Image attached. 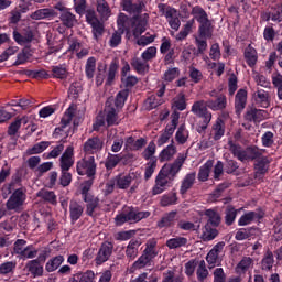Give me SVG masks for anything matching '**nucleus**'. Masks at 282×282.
Wrapping results in <instances>:
<instances>
[{
	"mask_svg": "<svg viewBox=\"0 0 282 282\" xmlns=\"http://www.w3.org/2000/svg\"><path fill=\"white\" fill-rule=\"evenodd\" d=\"M61 171H69L74 166V147L66 148L59 159Z\"/></svg>",
	"mask_w": 282,
	"mask_h": 282,
	"instance_id": "4468645a",
	"label": "nucleus"
},
{
	"mask_svg": "<svg viewBox=\"0 0 282 282\" xmlns=\"http://www.w3.org/2000/svg\"><path fill=\"white\" fill-rule=\"evenodd\" d=\"M173 109H177L178 111H184L186 109V96L183 93H180L172 100Z\"/></svg>",
	"mask_w": 282,
	"mask_h": 282,
	"instance_id": "c03bdc74",
	"label": "nucleus"
},
{
	"mask_svg": "<svg viewBox=\"0 0 282 282\" xmlns=\"http://www.w3.org/2000/svg\"><path fill=\"white\" fill-rule=\"evenodd\" d=\"M117 25H118V31L121 34H124V32L129 31V17L124 13H120L118 19H117Z\"/></svg>",
	"mask_w": 282,
	"mask_h": 282,
	"instance_id": "8fccbe9b",
	"label": "nucleus"
},
{
	"mask_svg": "<svg viewBox=\"0 0 282 282\" xmlns=\"http://www.w3.org/2000/svg\"><path fill=\"white\" fill-rule=\"evenodd\" d=\"M26 267L33 276H43V267L39 260L29 261Z\"/></svg>",
	"mask_w": 282,
	"mask_h": 282,
	"instance_id": "a19ab883",
	"label": "nucleus"
},
{
	"mask_svg": "<svg viewBox=\"0 0 282 282\" xmlns=\"http://www.w3.org/2000/svg\"><path fill=\"white\" fill-rule=\"evenodd\" d=\"M78 175H87L94 177L96 175V159L94 156L84 158L77 162Z\"/></svg>",
	"mask_w": 282,
	"mask_h": 282,
	"instance_id": "6e6552de",
	"label": "nucleus"
},
{
	"mask_svg": "<svg viewBox=\"0 0 282 282\" xmlns=\"http://www.w3.org/2000/svg\"><path fill=\"white\" fill-rule=\"evenodd\" d=\"M85 210V207L83 204L76 202V200H70L69 203V215H70V220L73 224H76L77 220L83 217V213Z\"/></svg>",
	"mask_w": 282,
	"mask_h": 282,
	"instance_id": "aec40b11",
	"label": "nucleus"
},
{
	"mask_svg": "<svg viewBox=\"0 0 282 282\" xmlns=\"http://www.w3.org/2000/svg\"><path fill=\"white\" fill-rule=\"evenodd\" d=\"M224 248H226V242L220 241L216 243L212 250L206 256V261L212 268H215V264L219 261L221 254H224Z\"/></svg>",
	"mask_w": 282,
	"mask_h": 282,
	"instance_id": "f8f14e48",
	"label": "nucleus"
},
{
	"mask_svg": "<svg viewBox=\"0 0 282 282\" xmlns=\"http://www.w3.org/2000/svg\"><path fill=\"white\" fill-rule=\"evenodd\" d=\"M76 115V108L70 106L64 113L61 120V127L55 129V133H61L63 129H66L68 124L72 123L74 116Z\"/></svg>",
	"mask_w": 282,
	"mask_h": 282,
	"instance_id": "4be33fe9",
	"label": "nucleus"
},
{
	"mask_svg": "<svg viewBox=\"0 0 282 282\" xmlns=\"http://www.w3.org/2000/svg\"><path fill=\"white\" fill-rule=\"evenodd\" d=\"M52 73L54 78H59L61 80L67 78V68L63 65L53 66Z\"/></svg>",
	"mask_w": 282,
	"mask_h": 282,
	"instance_id": "e2e57ef3",
	"label": "nucleus"
},
{
	"mask_svg": "<svg viewBox=\"0 0 282 282\" xmlns=\"http://www.w3.org/2000/svg\"><path fill=\"white\" fill-rule=\"evenodd\" d=\"M188 243V239L182 236H176L166 241V246L170 250H176V248H184Z\"/></svg>",
	"mask_w": 282,
	"mask_h": 282,
	"instance_id": "473e14b6",
	"label": "nucleus"
},
{
	"mask_svg": "<svg viewBox=\"0 0 282 282\" xmlns=\"http://www.w3.org/2000/svg\"><path fill=\"white\" fill-rule=\"evenodd\" d=\"M85 72L87 78H94V74H96V57H89L87 59Z\"/></svg>",
	"mask_w": 282,
	"mask_h": 282,
	"instance_id": "bf43d9fd",
	"label": "nucleus"
},
{
	"mask_svg": "<svg viewBox=\"0 0 282 282\" xmlns=\"http://www.w3.org/2000/svg\"><path fill=\"white\" fill-rule=\"evenodd\" d=\"M132 67H134L138 74H147L149 72V64L145 61L142 62L140 58L132 61Z\"/></svg>",
	"mask_w": 282,
	"mask_h": 282,
	"instance_id": "13d9d810",
	"label": "nucleus"
},
{
	"mask_svg": "<svg viewBox=\"0 0 282 282\" xmlns=\"http://www.w3.org/2000/svg\"><path fill=\"white\" fill-rule=\"evenodd\" d=\"M153 263V260L149 259L144 253H142L132 264L131 269L142 270V268H148Z\"/></svg>",
	"mask_w": 282,
	"mask_h": 282,
	"instance_id": "58836bf2",
	"label": "nucleus"
},
{
	"mask_svg": "<svg viewBox=\"0 0 282 282\" xmlns=\"http://www.w3.org/2000/svg\"><path fill=\"white\" fill-rule=\"evenodd\" d=\"M127 98H129V90L124 89L117 94L115 99V106L117 109H122L124 107V102H127Z\"/></svg>",
	"mask_w": 282,
	"mask_h": 282,
	"instance_id": "6e6d98bb",
	"label": "nucleus"
},
{
	"mask_svg": "<svg viewBox=\"0 0 282 282\" xmlns=\"http://www.w3.org/2000/svg\"><path fill=\"white\" fill-rule=\"evenodd\" d=\"M192 17L202 24L199 28L200 35L206 36L205 25H208V14L206 11L202 7L196 6L192 8Z\"/></svg>",
	"mask_w": 282,
	"mask_h": 282,
	"instance_id": "9b49d317",
	"label": "nucleus"
},
{
	"mask_svg": "<svg viewBox=\"0 0 282 282\" xmlns=\"http://www.w3.org/2000/svg\"><path fill=\"white\" fill-rule=\"evenodd\" d=\"M204 215L212 226H218L221 223V216H219V213L216 212V209H206Z\"/></svg>",
	"mask_w": 282,
	"mask_h": 282,
	"instance_id": "4c0bfd02",
	"label": "nucleus"
},
{
	"mask_svg": "<svg viewBox=\"0 0 282 282\" xmlns=\"http://www.w3.org/2000/svg\"><path fill=\"white\" fill-rule=\"evenodd\" d=\"M151 217V212L140 210L135 207H126L121 213L115 217L116 226H122L123 224H138L142 219Z\"/></svg>",
	"mask_w": 282,
	"mask_h": 282,
	"instance_id": "f03ea898",
	"label": "nucleus"
},
{
	"mask_svg": "<svg viewBox=\"0 0 282 282\" xmlns=\"http://www.w3.org/2000/svg\"><path fill=\"white\" fill-rule=\"evenodd\" d=\"M217 235H219V231H217V229L210 227V225H206L203 228L200 239L203 241H213V239L217 238Z\"/></svg>",
	"mask_w": 282,
	"mask_h": 282,
	"instance_id": "72a5a7b5",
	"label": "nucleus"
},
{
	"mask_svg": "<svg viewBox=\"0 0 282 282\" xmlns=\"http://www.w3.org/2000/svg\"><path fill=\"white\" fill-rule=\"evenodd\" d=\"M64 261H65V258L63 256H56L50 259L45 265L46 272H56V270H58V268L63 265Z\"/></svg>",
	"mask_w": 282,
	"mask_h": 282,
	"instance_id": "c756f323",
	"label": "nucleus"
},
{
	"mask_svg": "<svg viewBox=\"0 0 282 282\" xmlns=\"http://www.w3.org/2000/svg\"><path fill=\"white\" fill-rule=\"evenodd\" d=\"M228 145H229V151H231V153L235 155V158L240 160V162L249 161L248 149L243 150V149H241V147L235 144L232 141H228Z\"/></svg>",
	"mask_w": 282,
	"mask_h": 282,
	"instance_id": "b1692460",
	"label": "nucleus"
},
{
	"mask_svg": "<svg viewBox=\"0 0 282 282\" xmlns=\"http://www.w3.org/2000/svg\"><path fill=\"white\" fill-rule=\"evenodd\" d=\"M273 265H274V254L272 253V251H267L261 261V268L262 270L270 271L272 270Z\"/></svg>",
	"mask_w": 282,
	"mask_h": 282,
	"instance_id": "de8ad7c7",
	"label": "nucleus"
},
{
	"mask_svg": "<svg viewBox=\"0 0 282 282\" xmlns=\"http://www.w3.org/2000/svg\"><path fill=\"white\" fill-rule=\"evenodd\" d=\"M252 258L245 257L241 259V261L237 265V272H248L250 268H252Z\"/></svg>",
	"mask_w": 282,
	"mask_h": 282,
	"instance_id": "052dcab7",
	"label": "nucleus"
},
{
	"mask_svg": "<svg viewBox=\"0 0 282 282\" xmlns=\"http://www.w3.org/2000/svg\"><path fill=\"white\" fill-rule=\"evenodd\" d=\"M184 162H186V155L180 154L173 163L165 164L160 170L159 173L173 182V180H175V176L177 175V173H180V171H182V166H184Z\"/></svg>",
	"mask_w": 282,
	"mask_h": 282,
	"instance_id": "20e7f679",
	"label": "nucleus"
},
{
	"mask_svg": "<svg viewBox=\"0 0 282 282\" xmlns=\"http://www.w3.org/2000/svg\"><path fill=\"white\" fill-rule=\"evenodd\" d=\"M115 183L117 188H120V191H127V188L131 186V193H134L135 188L140 186V181L138 180V176L133 173L117 175L115 177Z\"/></svg>",
	"mask_w": 282,
	"mask_h": 282,
	"instance_id": "423d86ee",
	"label": "nucleus"
},
{
	"mask_svg": "<svg viewBox=\"0 0 282 282\" xmlns=\"http://www.w3.org/2000/svg\"><path fill=\"white\" fill-rule=\"evenodd\" d=\"M268 173V160L262 159L256 163V176L265 175Z\"/></svg>",
	"mask_w": 282,
	"mask_h": 282,
	"instance_id": "774afa93",
	"label": "nucleus"
},
{
	"mask_svg": "<svg viewBox=\"0 0 282 282\" xmlns=\"http://www.w3.org/2000/svg\"><path fill=\"white\" fill-rule=\"evenodd\" d=\"M206 105L212 111H223L227 107L228 100L226 99V95H219L216 97V100L208 99Z\"/></svg>",
	"mask_w": 282,
	"mask_h": 282,
	"instance_id": "6ab92c4d",
	"label": "nucleus"
},
{
	"mask_svg": "<svg viewBox=\"0 0 282 282\" xmlns=\"http://www.w3.org/2000/svg\"><path fill=\"white\" fill-rule=\"evenodd\" d=\"M245 58L247 65L249 67H254L257 65L258 56H257V50L254 47H251L250 45L245 50Z\"/></svg>",
	"mask_w": 282,
	"mask_h": 282,
	"instance_id": "f704fd0d",
	"label": "nucleus"
},
{
	"mask_svg": "<svg viewBox=\"0 0 282 282\" xmlns=\"http://www.w3.org/2000/svg\"><path fill=\"white\" fill-rule=\"evenodd\" d=\"M171 180L159 172L155 184L152 187V195H162L166 188H171Z\"/></svg>",
	"mask_w": 282,
	"mask_h": 282,
	"instance_id": "ddd939ff",
	"label": "nucleus"
},
{
	"mask_svg": "<svg viewBox=\"0 0 282 282\" xmlns=\"http://www.w3.org/2000/svg\"><path fill=\"white\" fill-rule=\"evenodd\" d=\"M104 144L105 143L100 138L93 137L84 143V151L88 154L98 153V151H102Z\"/></svg>",
	"mask_w": 282,
	"mask_h": 282,
	"instance_id": "2eb2a0df",
	"label": "nucleus"
},
{
	"mask_svg": "<svg viewBox=\"0 0 282 282\" xmlns=\"http://www.w3.org/2000/svg\"><path fill=\"white\" fill-rule=\"evenodd\" d=\"M155 169H158V159H151L145 164V172H144L145 180H151V177L153 176V173H155Z\"/></svg>",
	"mask_w": 282,
	"mask_h": 282,
	"instance_id": "5fc2aeb1",
	"label": "nucleus"
},
{
	"mask_svg": "<svg viewBox=\"0 0 282 282\" xmlns=\"http://www.w3.org/2000/svg\"><path fill=\"white\" fill-rule=\"evenodd\" d=\"M53 15H54V10L40 9L31 14V19H33L34 21H41V19H47V17H53Z\"/></svg>",
	"mask_w": 282,
	"mask_h": 282,
	"instance_id": "603ef678",
	"label": "nucleus"
},
{
	"mask_svg": "<svg viewBox=\"0 0 282 282\" xmlns=\"http://www.w3.org/2000/svg\"><path fill=\"white\" fill-rule=\"evenodd\" d=\"M193 25H195V19H192L185 23L183 26V30H181L176 35L175 39L177 41H184L188 34H191V31L193 30Z\"/></svg>",
	"mask_w": 282,
	"mask_h": 282,
	"instance_id": "79ce46f5",
	"label": "nucleus"
},
{
	"mask_svg": "<svg viewBox=\"0 0 282 282\" xmlns=\"http://www.w3.org/2000/svg\"><path fill=\"white\" fill-rule=\"evenodd\" d=\"M176 217L177 212H170L165 214L158 223L159 228H170V226H173V224H175Z\"/></svg>",
	"mask_w": 282,
	"mask_h": 282,
	"instance_id": "7c9ffc66",
	"label": "nucleus"
},
{
	"mask_svg": "<svg viewBox=\"0 0 282 282\" xmlns=\"http://www.w3.org/2000/svg\"><path fill=\"white\" fill-rule=\"evenodd\" d=\"M59 19L66 28H74L76 25V15L70 10L61 13Z\"/></svg>",
	"mask_w": 282,
	"mask_h": 282,
	"instance_id": "e433bc0d",
	"label": "nucleus"
},
{
	"mask_svg": "<svg viewBox=\"0 0 282 282\" xmlns=\"http://www.w3.org/2000/svg\"><path fill=\"white\" fill-rule=\"evenodd\" d=\"M161 206L166 207V206H173L177 204V194L174 192H170L161 197L160 200Z\"/></svg>",
	"mask_w": 282,
	"mask_h": 282,
	"instance_id": "a18cd8bd",
	"label": "nucleus"
},
{
	"mask_svg": "<svg viewBox=\"0 0 282 282\" xmlns=\"http://www.w3.org/2000/svg\"><path fill=\"white\" fill-rule=\"evenodd\" d=\"M97 12L100 14L101 19H109L111 17V9H109V4L105 0H99L97 2Z\"/></svg>",
	"mask_w": 282,
	"mask_h": 282,
	"instance_id": "ea45409f",
	"label": "nucleus"
},
{
	"mask_svg": "<svg viewBox=\"0 0 282 282\" xmlns=\"http://www.w3.org/2000/svg\"><path fill=\"white\" fill-rule=\"evenodd\" d=\"M256 100L263 107H268V105H270V94L263 89L257 90Z\"/></svg>",
	"mask_w": 282,
	"mask_h": 282,
	"instance_id": "4d7b16f0",
	"label": "nucleus"
},
{
	"mask_svg": "<svg viewBox=\"0 0 282 282\" xmlns=\"http://www.w3.org/2000/svg\"><path fill=\"white\" fill-rule=\"evenodd\" d=\"M225 133H226V123H224V120L221 118H218L212 128L210 135L213 137L214 140L217 141V140H221Z\"/></svg>",
	"mask_w": 282,
	"mask_h": 282,
	"instance_id": "5701e85b",
	"label": "nucleus"
},
{
	"mask_svg": "<svg viewBox=\"0 0 282 282\" xmlns=\"http://www.w3.org/2000/svg\"><path fill=\"white\" fill-rule=\"evenodd\" d=\"M197 174L195 172L188 173L182 181L180 193L181 195H186L189 188H193V184H195V178Z\"/></svg>",
	"mask_w": 282,
	"mask_h": 282,
	"instance_id": "bb28decb",
	"label": "nucleus"
},
{
	"mask_svg": "<svg viewBox=\"0 0 282 282\" xmlns=\"http://www.w3.org/2000/svg\"><path fill=\"white\" fill-rule=\"evenodd\" d=\"M171 124H167L165 130L159 135L156 140L158 147H164L166 142L173 138V133H175V129H177V124H180V112L174 111L171 116Z\"/></svg>",
	"mask_w": 282,
	"mask_h": 282,
	"instance_id": "0eeeda50",
	"label": "nucleus"
},
{
	"mask_svg": "<svg viewBox=\"0 0 282 282\" xmlns=\"http://www.w3.org/2000/svg\"><path fill=\"white\" fill-rule=\"evenodd\" d=\"M158 8L161 15L165 17L170 28L177 32V30H180V26L182 25V22L180 21V13H177V10L164 3H160Z\"/></svg>",
	"mask_w": 282,
	"mask_h": 282,
	"instance_id": "7ed1b4c3",
	"label": "nucleus"
},
{
	"mask_svg": "<svg viewBox=\"0 0 282 282\" xmlns=\"http://www.w3.org/2000/svg\"><path fill=\"white\" fill-rule=\"evenodd\" d=\"M210 169H213V161H207L203 166H200L198 172V180L200 182H206L210 175Z\"/></svg>",
	"mask_w": 282,
	"mask_h": 282,
	"instance_id": "09e8293b",
	"label": "nucleus"
},
{
	"mask_svg": "<svg viewBox=\"0 0 282 282\" xmlns=\"http://www.w3.org/2000/svg\"><path fill=\"white\" fill-rule=\"evenodd\" d=\"M164 98L158 97V95H152L145 100V109H155L156 107H160V105H163Z\"/></svg>",
	"mask_w": 282,
	"mask_h": 282,
	"instance_id": "49530a36",
	"label": "nucleus"
},
{
	"mask_svg": "<svg viewBox=\"0 0 282 282\" xmlns=\"http://www.w3.org/2000/svg\"><path fill=\"white\" fill-rule=\"evenodd\" d=\"M188 130L186 129V124H181L175 133V140L178 144H186L188 142Z\"/></svg>",
	"mask_w": 282,
	"mask_h": 282,
	"instance_id": "c9c22d12",
	"label": "nucleus"
},
{
	"mask_svg": "<svg viewBox=\"0 0 282 282\" xmlns=\"http://www.w3.org/2000/svg\"><path fill=\"white\" fill-rule=\"evenodd\" d=\"M155 142L151 141L145 150L142 152V156L144 158V160H155V158H153V155H155Z\"/></svg>",
	"mask_w": 282,
	"mask_h": 282,
	"instance_id": "338daca9",
	"label": "nucleus"
},
{
	"mask_svg": "<svg viewBox=\"0 0 282 282\" xmlns=\"http://www.w3.org/2000/svg\"><path fill=\"white\" fill-rule=\"evenodd\" d=\"M248 102V90L239 89L235 97V109L237 113H241L246 109Z\"/></svg>",
	"mask_w": 282,
	"mask_h": 282,
	"instance_id": "a211bd4d",
	"label": "nucleus"
},
{
	"mask_svg": "<svg viewBox=\"0 0 282 282\" xmlns=\"http://www.w3.org/2000/svg\"><path fill=\"white\" fill-rule=\"evenodd\" d=\"M268 111L265 110L251 108L247 110L245 119L248 122H263V120H268Z\"/></svg>",
	"mask_w": 282,
	"mask_h": 282,
	"instance_id": "dca6fc26",
	"label": "nucleus"
},
{
	"mask_svg": "<svg viewBox=\"0 0 282 282\" xmlns=\"http://www.w3.org/2000/svg\"><path fill=\"white\" fill-rule=\"evenodd\" d=\"M13 39L18 45H28V43H32V39H34V34L32 31H28L26 34H21L19 31H13Z\"/></svg>",
	"mask_w": 282,
	"mask_h": 282,
	"instance_id": "c85d7f7f",
	"label": "nucleus"
},
{
	"mask_svg": "<svg viewBox=\"0 0 282 282\" xmlns=\"http://www.w3.org/2000/svg\"><path fill=\"white\" fill-rule=\"evenodd\" d=\"M39 254V250L33 246H26V248L20 254V259H34Z\"/></svg>",
	"mask_w": 282,
	"mask_h": 282,
	"instance_id": "69168bd1",
	"label": "nucleus"
},
{
	"mask_svg": "<svg viewBox=\"0 0 282 282\" xmlns=\"http://www.w3.org/2000/svg\"><path fill=\"white\" fill-rule=\"evenodd\" d=\"M254 219H259V214L256 212H249L245 215H242L238 221L239 226H248L250 225Z\"/></svg>",
	"mask_w": 282,
	"mask_h": 282,
	"instance_id": "864d4df0",
	"label": "nucleus"
},
{
	"mask_svg": "<svg viewBox=\"0 0 282 282\" xmlns=\"http://www.w3.org/2000/svg\"><path fill=\"white\" fill-rule=\"evenodd\" d=\"M274 21L281 23L282 21V3H278L275 7V12L269 13L267 17V21Z\"/></svg>",
	"mask_w": 282,
	"mask_h": 282,
	"instance_id": "0e129e2a",
	"label": "nucleus"
},
{
	"mask_svg": "<svg viewBox=\"0 0 282 282\" xmlns=\"http://www.w3.org/2000/svg\"><path fill=\"white\" fill-rule=\"evenodd\" d=\"M191 111L199 118L200 116H204L206 111H208V105H206V101L204 100L195 101Z\"/></svg>",
	"mask_w": 282,
	"mask_h": 282,
	"instance_id": "37998d69",
	"label": "nucleus"
},
{
	"mask_svg": "<svg viewBox=\"0 0 282 282\" xmlns=\"http://www.w3.org/2000/svg\"><path fill=\"white\" fill-rule=\"evenodd\" d=\"M140 246H142V242L140 240H130L126 248L127 259L133 261L138 257V254H140Z\"/></svg>",
	"mask_w": 282,
	"mask_h": 282,
	"instance_id": "412c9836",
	"label": "nucleus"
},
{
	"mask_svg": "<svg viewBox=\"0 0 282 282\" xmlns=\"http://www.w3.org/2000/svg\"><path fill=\"white\" fill-rule=\"evenodd\" d=\"M143 253L145 257H148L151 261L158 257L159 251H158V240L155 239H150L145 243V249L143 250Z\"/></svg>",
	"mask_w": 282,
	"mask_h": 282,
	"instance_id": "cd10ccee",
	"label": "nucleus"
},
{
	"mask_svg": "<svg viewBox=\"0 0 282 282\" xmlns=\"http://www.w3.org/2000/svg\"><path fill=\"white\" fill-rule=\"evenodd\" d=\"M178 76H180V68L170 67L164 72L162 78L165 83H173V80H175V78H178Z\"/></svg>",
	"mask_w": 282,
	"mask_h": 282,
	"instance_id": "3c124183",
	"label": "nucleus"
},
{
	"mask_svg": "<svg viewBox=\"0 0 282 282\" xmlns=\"http://www.w3.org/2000/svg\"><path fill=\"white\" fill-rule=\"evenodd\" d=\"M28 191L24 187L15 189L7 200V209L19 212L28 199Z\"/></svg>",
	"mask_w": 282,
	"mask_h": 282,
	"instance_id": "39448f33",
	"label": "nucleus"
},
{
	"mask_svg": "<svg viewBox=\"0 0 282 282\" xmlns=\"http://www.w3.org/2000/svg\"><path fill=\"white\" fill-rule=\"evenodd\" d=\"M84 202L86 203V215H89V217L94 216V210L98 208V204H100V199L98 197H95L94 195H85Z\"/></svg>",
	"mask_w": 282,
	"mask_h": 282,
	"instance_id": "393cba45",
	"label": "nucleus"
},
{
	"mask_svg": "<svg viewBox=\"0 0 282 282\" xmlns=\"http://www.w3.org/2000/svg\"><path fill=\"white\" fill-rule=\"evenodd\" d=\"M37 197L43 199L44 202H47L48 204H52L53 206H56L58 204L56 194L53 191L47 189H41L37 192Z\"/></svg>",
	"mask_w": 282,
	"mask_h": 282,
	"instance_id": "2f4dec72",
	"label": "nucleus"
},
{
	"mask_svg": "<svg viewBox=\"0 0 282 282\" xmlns=\"http://www.w3.org/2000/svg\"><path fill=\"white\" fill-rule=\"evenodd\" d=\"M113 104V99H108L106 101V122L108 127H111L113 124H119L118 121V110L113 108L111 105Z\"/></svg>",
	"mask_w": 282,
	"mask_h": 282,
	"instance_id": "f3484780",
	"label": "nucleus"
},
{
	"mask_svg": "<svg viewBox=\"0 0 282 282\" xmlns=\"http://www.w3.org/2000/svg\"><path fill=\"white\" fill-rule=\"evenodd\" d=\"M86 21L91 25L93 28V34L95 39H98V36H102V32L105 31V26L102 23H100V20L96 17V12L93 10H88L86 12Z\"/></svg>",
	"mask_w": 282,
	"mask_h": 282,
	"instance_id": "9d476101",
	"label": "nucleus"
},
{
	"mask_svg": "<svg viewBox=\"0 0 282 282\" xmlns=\"http://www.w3.org/2000/svg\"><path fill=\"white\" fill-rule=\"evenodd\" d=\"M175 153H177V148L175 147V143H173L172 141V143H170L160 152L159 160L160 162H169V160H173Z\"/></svg>",
	"mask_w": 282,
	"mask_h": 282,
	"instance_id": "a878e982",
	"label": "nucleus"
},
{
	"mask_svg": "<svg viewBox=\"0 0 282 282\" xmlns=\"http://www.w3.org/2000/svg\"><path fill=\"white\" fill-rule=\"evenodd\" d=\"M111 254H113V243L109 241L102 242L95 258L96 264L102 265V263H107L111 258Z\"/></svg>",
	"mask_w": 282,
	"mask_h": 282,
	"instance_id": "1a4fd4ad",
	"label": "nucleus"
},
{
	"mask_svg": "<svg viewBox=\"0 0 282 282\" xmlns=\"http://www.w3.org/2000/svg\"><path fill=\"white\" fill-rule=\"evenodd\" d=\"M121 6L124 12L131 14L133 18L131 19L133 35L140 36L143 32H147V25L149 23V13H143L147 6L142 0H122ZM141 14V15H140Z\"/></svg>",
	"mask_w": 282,
	"mask_h": 282,
	"instance_id": "f257e3e1",
	"label": "nucleus"
},
{
	"mask_svg": "<svg viewBox=\"0 0 282 282\" xmlns=\"http://www.w3.org/2000/svg\"><path fill=\"white\" fill-rule=\"evenodd\" d=\"M116 74H118V63L112 62L110 63V66L108 69L106 85H112L113 80H116Z\"/></svg>",
	"mask_w": 282,
	"mask_h": 282,
	"instance_id": "680f3d73",
	"label": "nucleus"
}]
</instances>
